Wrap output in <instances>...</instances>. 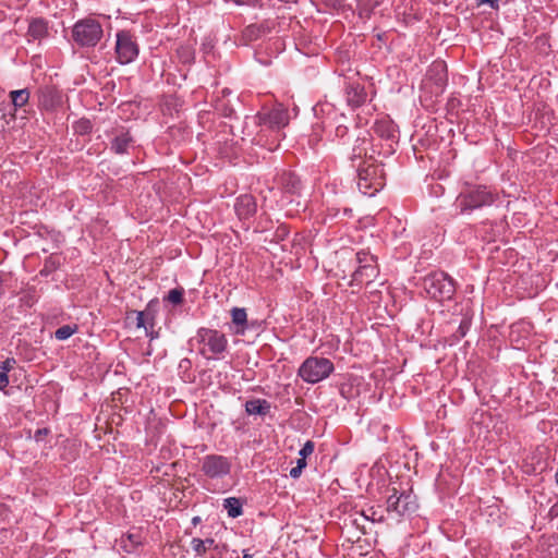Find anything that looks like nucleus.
I'll return each mask as SVG.
<instances>
[{
	"instance_id": "nucleus-21",
	"label": "nucleus",
	"mask_w": 558,
	"mask_h": 558,
	"mask_svg": "<svg viewBox=\"0 0 558 558\" xmlns=\"http://www.w3.org/2000/svg\"><path fill=\"white\" fill-rule=\"evenodd\" d=\"M31 93L28 88L11 90L9 97L11 98L14 109L23 108L29 100Z\"/></svg>"
},
{
	"instance_id": "nucleus-6",
	"label": "nucleus",
	"mask_w": 558,
	"mask_h": 558,
	"mask_svg": "<svg viewBox=\"0 0 558 558\" xmlns=\"http://www.w3.org/2000/svg\"><path fill=\"white\" fill-rule=\"evenodd\" d=\"M114 51L117 61L123 65L133 62L137 58L140 47L130 31L122 29L116 34Z\"/></svg>"
},
{
	"instance_id": "nucleus-36",
	"label": "nucleus",
	"mask_w": 558,
	"mask_h": 558,
	"mask_svg": "<svg viewBox=\"0 0 558 558\" xmlns=\"http://www.w3.org/2000/svg\"><path fill=\"white\" fill-rule=\"evenodd\" d=\"M500 0H476L477 4H488L492 9H498Z\"/></svg>"
},
{
	"instance_id": "nucleus-27",
	"label": "nucleus",
	"mask_w": 558,
	"mask_h": 558,
	"mask_svg": "<svg viewBox=\"0 0 558 558\" xmlns=\"http://www.w3.org/2000/svg\"><path fill=\"white\" fill-rule=\"evenodd\" d=\"M183 295L184 290L182 288H175L169 291L165 300L172 303L173 305H180L183 302Z\"/></svg>"
},
{
	"instance_id": "nucleus-24",
	"label": "nucleus",
	"mask_w": 558,
	"mask_h": 558,
	"mask_svg": "<svg viewBox=\"0 0 558 558\" xmlns=\"http://www.w3.org/2000/svg\"><path fill=\"white\" fill-rule=\"evenodd\" d=\"M223 508L227 510L228 515L238 518L242 514V502L235 497H229L223 500Z\"/></svg>"
},
{
	"instance_id": "nucleus-7",
	"label": "nucleus",
	"mask_w": 558,
	"mask_h": 558,
	"mask_svg": "<svg viewBox=\"0 0 558 558\" xmlns=\"http://www.w3.org/2000/svg\"><path fill=\"white\" fill-rule=\"evenodd\" d=\"M203 473L210 478H220L231 471V461L221 454H208L202 461Z\"/></svg>"
},
{
	"instance_id": "nucleus-45",
	"label": "nucleus",
	"mask_w": 558,
	"mask_h": 558,
	"mask_svg": "<svg viewBox=\"0 0 558 558\" xmlns=\"http://www.w3.org/2000/svg\"><path fill=\"white\" fill-rule=\"evenodd\" d=\"M352 209H345V214H351Z\"/></svg>"
},
{
	"instance_id": "nucleus-31",
	"label": "nucleus",
	"mask_w": 558,
	"mask_h": 558,
	"mask_svg": "<svg viewBox=\"0 0 558 558\" xmlns=\"http://www.w3.org/2000/svg\"><path fill=\"white\" fill-rule=\"evenodd\" d=\"M191 547L198 557H203L207 551L204 539L197 537L192 538Z\"/></svg>"
},
{
	"instance_id": "nucleus-11",
	"label": "nucleus",
	"mask_w": 558,
	"mask_h": 558,
	"mask_svg": "<svg viewBox=\"0 0 558 558\" xmlns=\"http://www.w3.org/2000/svg\"><path fill=\"white\" fill-rule=\"evenodd\" d=\"M134 144V138L130 134V131L124 126H118L112 130V138L110 143V149L118 155L129 153V148Z\"/></svg>"
},
{
	"instance_id": "nucleus-10",
	"label": "nucleus",
	"mask_w": 558,
	"mask_h": 558,
	"mask_svg": "<svg viewBox=\"0 0 558 558\" xmlns=\"http://www.w3.org/2000/svg\"><path fill=\"white\" fill-rule=\"evenodd\" d=\"M378 167L369 165L366 168H357V187L363 194L373 195L380 187V182L374 178Z\"/></svg>"
},
{
	"instance_id": "nucleus-20",
	"label": "nucleus",
	"mask_w": 558,
	"mask_h": 558,
	"mask_svg": "<svg viewBox=\"0 0 558 558\" xmlns=\"http://www.w3.org/2000/svg\"><path fill=\"white\" fill-rule=\"evenodd\" d=\"M28 36L33 39H41L48 34V23L41 17L33 19L28 26Z\"/></svg>"
},
{
	"instance_id": "nucleus-35",
	"label": "nucleus",
	"mask_w": 558,
	"mask_h": 558,
	"mask_svg": "<svg viewBox=\"0 0 558 558\" xmlns=\"http://www.w3.org/2000/svg\"><path fill=\"white\" fill-rule=\"evenodd\" d=\"M136 327L137 328H145L146 333L148 335L147 326H146V319H145V313L144 312H137L136 316Z\"/></svg>"
},
{
	"instance_id": "nucleus-17",
	"label": "nucleus",
	"mask_w": 558,
	"mask_h": 558,
	"mask_svg": "<svg viewBox=\"0 0 558 558\" xmlns=\"http://www.w3.org/2000/svg\"><path fill=\"white\" fill-rule=\"evenodd\" d=\"M231 92L229 89H223L222 96L217 97L214 101L215 110L226 118H231L235 113L232 100L229 98Z\"/></svg>"
},
{
	"instance_id": "nucleus-16",
	"label": "nucleus",
	"mask_w": 558,
	"mask_h": 558,
	"mask_svg": "<svg viewBox=\"0 0 558 558\" xmlns=\"http://www.w3.org/2000/svg\"><path fill=\"white\" fill-rule=\"evenodd\" d=\"M378 275L376 263L371 265H360L352 275V282L355 283H371Z\"/></svg>"
},
{
	"instance_id": "nucleus-5",
	"label": "nucleus",
	"mask_w": 558,
	"mask_h": 558,
	"mask_svg": "<svg viewBox=\"0 0 558 558\" xmlns=\"http://www.w3.org/2000/svg\"><path fill=\"white\" fill-rule=\"evenodd\" d=\"M333 364L329 359L311 356L299 368L300 377L310 384H316L327 378L333 372Z\"/></svg>"
},
{
	"instance_id": "nucleus-4",
	"label": "nucleus",
	"mask_w": 558,
	"mask_h": 558,
	"mask_svg": "<svg viewBox=\"0 0 558 558\" xmlns=\"http://www.w3.org/2000/svg\"><path fill=\"white\" fill-rule=\"evenodd\" d=\"M102 35V26L94 17L82 19L72 28L73 40L80 47H95L100 41Z\"/></svg>"
},
{
	"instance_id": "nucleus-9",
	"label": "nucleus",
	"mask_w": 558,
	"mask_h": 558,
	"mask_svg": "<svg viewBox=\"0 0 558 558\" xmlns=\"http://www.w3.org/2000/svg\"><path fill=\"white\" fill-rule=\"evenodd\" d=\"M417 508L415 497L412 494H398L393 488V493L387 498V510L398 515H405L414 512Z\"/></svg>"
},
{
	"instance_id": "nucleus-14",
	"label": "nucleus",
	"mask_w": 558,
	"mask_h": 558,
	"mask_svg": "<svg viewBox=\"0 0 558 558\" xmlns=\"http://www.w3.org/2000/svg\"><path fill=\"white\" fill-rule=\"evenodd\" d=\"M347 102L352 108H357L365 104L367 94L364 86L360 84H350L345 88Z\"/></svg>"
},
{
	"instance_id": "nucleus-43",
	"label": "nucleus",
	"mask_w": 558,
	"mask_h": 558,
	"mask_svg": "<svg viewBox=\"0 0 558 558\" xmlns=\"http://www.w3.org/2000/svg\"><path fill=\"white\" fill-rule=\"evenodd\" d=\"M555 482L558 485V468H557V471H556V474H555Z\"/></svg>"
},
{
	"instance_id": "nucleus-15",
	"label": "nucleus",
	"mask_w": 558,
	"mask_h": 558,
	"mask_svg": "<svg viewBox=\"0 0 558 558\" xmlns=\"http://www.w3.org/2000/svg\"><path fill=\"white\" fill-rule=\"evenodd\" d=\"M236 215L240 218H248L256 213V202L252 195L244 194L236 198L234 205Z\"/></svg>"
},
{
	"instance_id": "nucleus-30",
	"label": "nucleus",
	"mask_w": 558,
	"mask_h": 558,
	"mask_svg": "<svg viewBox=\"0 0 558 558\" xmlns=\"http://www.w3.org/2000/svg\"><path fill=\"white\" fill-rule=\"evenodd\" d=\"M21 301L24 304H26L27 306H32L37 301L36 288L35 287H28L24 291V294L21 298Z\"/></svg>"
},
{
	"instance_id": "nucleus-40",
	"label": "nucleus",
	"mask_w": 558,
	"mask_h": 558,
	"mask_svg": "<svg viewBox=\"0 0 558 558\" xmlns=\"http://www.w3.org/2000/svg\"><path fill=\"white\" fill-rule=\"evenodd\" d=\"M299 469L303 470L306 466V459L305 458H299L296 460V465Z\"/></svg>"
},
{
	"instance_id": "nucleus-13",
	"label": "nucleus",
	"mask_w": 558,
	"mask_h": 558,
	"mask_svg": "<svg viewBox=\"0 0 558 558\" xmlns=\"http://www.w3.org/2000/svg\"><path fill=\"white\" fill-rule=\"evenodd\" d=\"M279 184L286 195L299 196L302 190V182L293 172H283L279 178Z\"/></svg>"
},
{
	"instance_id": "nucleus-44",
	"label": "nucleus",
	"mask_w": 558,
	"mask_h": 558,
	"mask_svg": "<svg viewBox=\"0 0 558 558\" xmlns=\"http://www.w3.org/2000/svg\"><path fill=\"white\" fill-rule=\"evenodd\" d=\"M436 66H437V68H440L441 70H442V69H445V64H442V63H439V64H437Z\"/></svg>"
},
{
	"instance_id": "nucleus-33",
	"label": "nucleus",
	"mask_w": 558,
	"mask_h": 558,
	"mask_svg": "<svg viewBox=\"0 0 558 558\" xmlns=\"http://www.w3.org/2000/svg\"><path fill=\"white\" fill-rule=\"evenodd\" d=\"M471 325V320L469 318H463L458 327L457 333L459 338H462L466 335Z\"/></svg>"
},
{
	"instance_id": "nucleus-26",
	"label": "nucleus",
	"mask_w": 558,
	"mask_h": 558,
	"mask_svg": "<svg viewBox=\"0 0 558 558\" xmlns=\"http://www.w3.org/2000/svg\"><path fill=\"white\" fill-rule=\"evenodd\" d=\"M76 330V326L63 325L56 330L54 337L57 340L63 341L69 339Z\"/></svg>"
},
{
	"instance_id": "nucleus-25",
	"label": "nucleus",
	"mask_w": 558,
	"mask_h": 558,
	"mask_svg": "<svg viewBox=\"0 0 558 558\" xmlns=\"http://www.w3.org/2000/svg\"><path fill=\"white\" fill-rule=\"evenodd\" d=\"M60 266L59 259L54 255H50L46 258L44 263V267L40 269L39 275L43 277H48L53 271H56Z\"/></svg>"
},
{
	"instance_id": "nucleus-18",
	"label": "nucleus",
	"mask_w": 558,
	"mask_h": 558,
	"mask_svg": "<svg viewBox=\"0 0 558 558\" xmlns=\"http://www.w3.org/2000/svg\"><path fill=\"white\" fill-rule=\"evenodd\" d=\"M271 405L265 399H252L245 402V412L248 415H267Z\"/></svg>"
},
{
	"instance_id": "nucleus-38",
	"label": "nucleus",
	"mask_w": 558,
	"mask_h": 558,
	"mask_svg": "<svg viewBox=\"0 0 558 558\" xmlns=\"http://www.w3.org/2000/svg\"><path fill=\"white\" fill-rule=\"evenodd\" d=\"M47 434H48L47 428H40V429L36 430L34 438L36 441H40L43 439V437L46 436Z\"/></svg>"
},
{
	"instance_id": "nucleus-29",
	"label": "nucleus",
	"mask_w": 558,
	"mask_h": 558,
	"mask_svg": "<svg viewBox=\"0 0 558 558\" xmlns=\"http://www.w3.org/2000/svg\"><path fill=\"white\" fill-rule=\"evenodd\" d=\"M92 129H93L92 122L87 119H81L74 125L75 132L81 135L90 133Z\"/></svg>"
},
{
	"instance_id": "nucleus-37",
	"label": "nucleus",
	"mask_w": 558,
	"mask_h": 558,
	"mask_svg": "<svg viewBox=\"0 0 558 558\" xmlns=\"http://www.w3.org/2000/svg\"><path fill=\"white\" fill-rule=\"evenodd\" d=\"M336 136L337 137H344L348 134V128L345 125L339 124L336 126Z\"/></svg>"
},
{
	"instance_id": "nucleus-34",
	"label": "nucleus",
	"mask_w": 558,
	"mask_h": 558,
	"mask_svg": "<svg viewBox=\"0 0 558 558\" xmlns=\"http://www.w3.org/2000/svg\"><path fill=\"white\" fill-rule=\"evenodd\" d=\"M10 274L0 271V298L5 294L7 283L9 281Z\"/></svg>"
},
{
	"instance_id": "nucleus-1",
	"label": "nucleus",
	"mask_w": 558,
	"mask_h": 558,
	"mask_svg": "<svg viewBox=\"0 0 558 558\" xmlns=\"http://www.w3.org/2000/svg\"><path fill=\"white\" fill-rule=\"evenodd\" d=\"M255 122L260 128L255 137L257 144H267V131L275 133V141L278 142L281 130L289 124L288 109L281 104L269 109L264 108L255 116Z\"/></svg>"
},
{
	"instance_id": "nucleus-8",
	"label": "nucleus",
	"mask_w": 558,
	"mask_h": 558,
	"mask_svg": "<svg viewBox=\"0 0 558 558\" xmlns=\"http://www.w3.org/2000/svg\"><path fill=\"white\" fill-rule=\"evenodd\" d=\"M196 338L198 342L207 347L208 351L213 354L219 355L227 350V337L216 329L199 328Z\"/></svg>"
},
{
	"instance_id": "nucleus-32",
	"label": "nucleus",
	"mask_w": 558,
	"mask_h": 558,
	"mask_svg": "<svg viewBox=\"0 0 558 558\" xmlns=\"http://www.w3.org/2000/svg\"><path fill=\"white\" fill-rule=\"evenodd\" d=\"M314 448H315V445L312 440H307L303 447L301 448V450L299 451V456L301 458H307L308 456H311L313 452H314Z\"/></svg>"
},
{
	"instance_id": "nucleus-19",
	"label": "nucleus",
	"mask_w": 558,
	"mask_h": 558,
	"mask_svg": "<svg viewBox=\"0 0 558 558\" xmlns=\"http://www.w3.org/2000/svg\"><path fill=\"white\" fill-rule=\"evenodd\" d=\"M231 318L232 323L235 325V333L244 335L245 330L248 328L247 314L245 308L233 307L231 310Z\"/></svg>"
},
{
	"instance_id": "nucleus-22",
	"label": "nucleus",
	"mask_w": 558,
	"mask_h": 558,
	"mask_svg": "<svg viewBox=\"0 0 558 558\" xmlns=\"http://www.w3.org/2000/svg\"><path fill=\"white\" fill-rule=\"evenodd\" d=\"M14 357H8L0 364V390H4L9 385L8 373L15 366Z\"/></svg>"
},
{
	"instance_id": "nucleus-28",
	"label": "nucleus",
	"mask_w": 558,
	"mask_h": 558,
	"mask_svg": "<svg viewBox=\"0 0 558 558\" xmlns=\"http://www.w3.org/2000/svg\"><path fill=\"white\" fill-rule=\"evenodd\" d=\"M355 259L359 266L376 263V257L364 250H361L355 254Z\"/></svg>"
},
{
	"instance_id": "nucleus-42",
	"label": "nucleus",
	"mask_w": 558,
	"mask_h": 558,
	"mask_svg": "<svg viewBox=\"0 0 558 558\" xmlns=\"http://www.w3.org/2000/svg\"><path fill=\"white\" fill-rule=\"evenodd\" d=\"M243 558H253V555L247 554L246 551H244V554H243Z\"/></svg>"
},
{
	"instance_id": "nucleus-12",
	"label": "nucleus",
	"mask_w": 558,
	"mask_h": 558,
	"mask_svg": "<svg viewBox=\"0 0 558 558\" xmlns=\"http://www.w3.org/2000/svg\"><path fill=\"white\" fill-rule=\"evenodd\" d=\"M61 94L53 86H44L38 90L39 107L44 110L52 111L61 105Z\"/></svg>"
},
{
	"instance_id": "nucleus-23",
	"label": "nucleus",
	"mask_w": 558,
	"mask_h": 558,
	"mask_svg": "<svg viewBox=\"0 0 558 558\" xmlns=\"http://www.w3.org/2000/svg\"><path fill=\"white\" fill-rule=\"evenodd\" d=\"M374 133L386 140L395 138V129L389 121H378L374 125Z\"/></svg>"
},
{
	"instance_id": "nucleus-2",
	"label": "nucleus",
	"mask_w": 558,
	"mask_h": 558,
	"mask_svg": "<svg viewBox=\"0 0 558 558\" xmlns=\"http://www.w3.org/2000/svg\"><path fill=\"white\" fill-rule=\"evenodd\" d=\"M496 194L485 185H466L457 197L456 205L461 213L489 206L495 202Z\"/></svg>"
},
{
	"instance_id": "nucleus-39",
	"label": "nucleus",
	"mask_w": 558,
	"mask_h": 558,
	"mask_svg": "<svg viewBox=\"0 0 558 558\" xmlns=\"http://www.w3.org/2000/svg\"><path fill=\"white\" fill-rule=\"evenodd\" d=\"M302 471L303 470L299 469L298 466H294L290 470V476L292 478H298L302 474Z\"/></svg>"
},
{
	"instance_id": "nucleus-41",
	"label": "nucleus",
	"mask_w": 558,
	"mask_h": 558,
	"mask_svg": "<svg viewBox=\"0 0 558 558\" xmlns=\"http://www.w3.org/2000/svg\"><path fill=\"white\" fill-rule=\"evenodd\" d=\"M204 542H205L206 549H208L209 547H211L215 544V541L213 538H206V539H204Z\"/></svg>"
},
{
	"instance_id": "nucleus-3",
	"label": "nucleus",
	"mask_w": 558,
	"mask_h": 558,
	"mask_svg": "<svg viewBox=\"0 0 558 558\" xmlns=\"http://www.w3.org/2000/svg\"><path fill=\"white\" fill-rule=\"evenodd\" d=\"M424 290L438 302L450 301L456 293V284L446 272L437 271L424 278Z\"/></svg>"
}]
</instances>
